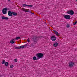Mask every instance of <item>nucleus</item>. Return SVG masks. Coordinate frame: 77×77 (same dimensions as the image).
<instances>
[{"instance_id":"obj_1","label":"nucleus","mask_w":77,"mask_h":77,"mask_svg":"<svg viewBox=\"0 0 77 77\" xmlns=\"http://www.w3.org/2000/svg\"><path fill=\"white\" fill-rule=\"evenodd\" d=\"M36 56L38 59H40L43 58L44 57V54L42 53H38L36 54Z\"/></svg>"},{"instance_id":"obj_2","label":"nucleus","mask_w":77,"mask_h":77,"mask_svg":"<svg viewBox=\"0 0 77 77\" xmlns=\"http://www.w3.org/2000/svg\"><path fill=\"white\" fill-rule=\"evenodd\" d=\"M8 10V9L7 8H5L2 10V13L4 14H7V10Z\"/></svg>"},{"instance_id":"obj_3","label":"nucleus","mask_w":77,"mask_h":77,"mask_svg":"<svg viewBox=\"0 0 77 77\" xmlns=\"http://www.w3.org/2000/svg\"><path fill=\"white\" fill-rule=\"evenodd\" d=\"M67 13L68 14H69L70 15H73V14H74V13L73 11L71 10L70 11H68L67 12Z\"/></svg>"},{"instance_id":"obj_4","label":"nucleus","mask_w":77,"mask_h":77,"mask_svg":"<svg viewBox=\"0 0 77 77\" xmlns=\"http://www.w3.org/2000/svg\"><path fill=\"white\" fill-rule=\"evenodd\" d=\"M64 17L65 19H66L67 20H69V19H70V16L68 15H66L64 16Z\"/></svg>"},{"instance_id":"obj_5","label":"nucleus","mask_w":77,"mask_h":77,"mask_svg":"<svg viewBox=\"0 0 77 77\" xmlns=\"http://www.w3.org/2000/svg\"><path fill=\"white\" fill-rule=\"evenodd\" d=\"M74 65V62H71L69 63V66L70 67H72Z\"/></svg>"},{"instance_id":"obj_6","label":"nucleus","mask_w":77,"mask_h":77,"mask_svg":"<svg viewBox=\"0 0 77 77\" xmlns=\"http://www.w3.org/2000/svg\"><path fill=\"white\" fill-rule=\"evenodd\" d=\"M8 15L10 16V17H12V12L10 11H9L8 12Z\"/></svg>"},{"instance_id":"obj_7","label":"nucleus","mask_w":77,"mask_h":77,"mask_svg":"<svg viewBox=\"0 0 77 77\" xmlns=\"http://www.w3.org/2000/svg\"><path fill=\"white\" fill-rule=\"evenodd\" d=\"M51 39V40L53 41H55L56 40V38L55 36H52Z\"/></svg>"},{"instance_id":"obj_8","label":"nucleus","mask_w":77,"mask_h":77,"mask_svg":"<svg viewBox=\"0 0 77 77\" xmlns=\"http://www.w3.org/2000/svg\"><path fill=\"white\" fill-rule=\"evenodd\" d=\"M58 45V43L57 42H55L54 43L53 45L54 47H57Z\"/></svg>"},{"instance_id":"obj_9","label":"nucleus","mask_w":77,"mask_h":77,"mask_svg":"<svg viewBox=\"0 0 77 77\" xmlns=\"http://www.w3.org/2000/svg\"><path fill=\"white\" fill-rule=\"evenodd\" d=\"M2 19L3 20H8L9 18L7 17L3 16L2 17Z\"/></svg>"},{"instance_id":"obj_10","label":"nucleus","mask_w":77,"mask_h":77,"mask_svg":"<svg viewBox=\"0 0 77 77\" xmlns=\"http://www.w3.org/2000/svg\"><path fill=\"white\" fill-rule=\"evenodd\" d=\"M23 11H24V12H30V11H27V9L25 8H23Z\"/></svg>"},{"instance_id":"obj_11","label":"nucleus","mask_w":77,"mask_h":77,"mask_svg":"<svg viewBox=\"0 0 77 77\" xmlns=\"http://www.w3.org/2000/svg\"><path fill=\"white\" fill-rule=\"evenodd\" d=\"M15 42V41H14V39H12L10 41V43L12 44H14Z\"/></svg>"},{"instance_id":"obj_12","label":"nucleus","mask_w":77,"mask_h":77,"mask_svg":"<svg viewBox=\"0 0 77 77\" xmlns=\"http://www.w3.org/2000/svg\"><path fill=\"white\" fill-rule=\"evenodd\" d=\"M55 33V34L56 35H59V34L56 31L54 30H53V31Z\"/></svg>"},{"instance_id":"obj_13","label":"nucleus","mask_w":77,"mask_h":77,"mask_svg":"<svg viewBox=\"0 0 77 77\" xmlns=\"http://www.w3.org/2000/svg\"><path fill=\"white\" fill-rule=\"evenodd\" d=\"M32 59L33 60H38V59H37V58L35 56L33 57Z\"/></svg>"},{"instance_id":"obj_14","label":"nucleus","mask_w":77,"mask_h":77,"mask_svg":"<svg viewBox=\"0 0 77 77\" xmlns=\"http://www.w3.org/2000/svg\"><path fill=\"white\" fill-rule=\"evenodd\" d=\"M12 14H13V15H14V16H16V15H17V13H15V12H12Z\"/></svg>"},{"instance_id":"obj_15","label":"nucleus","mask_w":77,"mask_h":77,"mask_svg":"<svg viewBox=\"0 0 77 77\" xmlns=\"http://www.w3.org/2000/svg\"><path fill=\"white\" fill-rule=\"evenodd\" d=\"M5 65L6 66H8L9 65V63H8V62H5Z\"/></svg>"},{"instance_id":"obj_16","label":"nucleus","mask_w":77,"mask_h":77,"mask_svg":"<svg viewBox=\"0 0 77 77\" xmlns=\"http://www.w3.org/2000/svg\"><path fill=\"white\" fill-rule=\"evenodd\" d=\"M19 39H20V37H17L15 38V40H18Z\"/></svg>"},{"instance_id":"obj_17","label":"nucleus","mask_w":77,"mask_h":77,"mask_svg":"<svg viewBox=\"0 0 77 77\" xmlns=\"http://www.w3.org/2000/svg\"><path fill=\"white\" fill-rule=\"evenodd\" d=\"M6 62V61L5 60H3L2 61V64H5Z\"/></svg>"},{"instance_id":"obj_18","label":"nucleus","mask_w":77,"mask_h":77,"mask_svg":"<svg viewBox=\"0 0 77 77\" xmlns=\"http://www.w3.org/2000/svg\"><path fill=\"white\" fill-rule=\"evenodd\" d=\"M24 48V45H22L20 46V48Z\"/></svg>"},{"instance_id":"obj_19","label":"nucleus","mask_w":77,"mask_h":77,"mask_svg":"<svg viewBox=\"0 0 77 77\" xmlns=\"http://www.w3.org/2000/svg\"><path fill=\"white\" fill-rule=\"evenodd\" d=\"M10 66L11 68H14V65L12 64L10 65Z\"/></svg>"},{"instance_id":"obj_20","label":"nucleus","mask_w":77,"mask_h":77,"mask_svg":"<svg viewBox=\"0 0 77 77\" xmlns=\"http://www.w3.org/2000/svg\"><path fill=\"white\" fill-rule=\"evenodd\" d=\"M15 48L16 49H20V46H19L18 47H15Z\"/></svg>"},{"instance_id":"obj_21","label":"nucleus","mask_w":77,"mask_h":77,"mask_svg":"<svg viewBox=\"0 0 77 77\" xmlns=\"http://www.w3.org/2000/svg\"><path fill=\"white\" fill-rule=\"evenodd\" d=\"M23 7H26V6H27V5L26 4H23Z\"/></svg>"},{"instance_id":"obj_22","label":"nucleus","mask_w":77,"mask_h":77,"mask_svg":"<svg viewBox=\"0 0 77 77\" xmlns=\"http://www.w3.org/2000/svg\"><path fill=\"white\" fill-rule=\"evenodd\" d=\"M27 6H28V7H32V6H33V5H27Z\"/></svg>"},{"instance_id":"obj_23","label":"nucleus","mask_w":77,"mask_h":77,"mask_svg":"<svg viewBox=\"0 0 77 77\" xmlns=\"http://www.w3.org/2000/svg\"><path fill=\"white\" fill-rule=\"evenodd\" d=\"M14 61L15 62H17V59H14Z\"/></svg>"},{"instance_id":"obj_24","label":"nucleus","mask_w":77,"mask_h":77,"mask_svg":"<svg viewBox=\"0 0 77 77\" xmlns=\"http://www.w3.org/2000/svg\"><path fill=\"white\" fill-rule=\"evenodd\" d=\"M27 45H28L27 44H26L24 46V47H25V48H26V47Z\"/></svg>"},{"instance_id":"obj_25","label":"nucleus","mask_w":77,"mask_h":77,"mask_svg":"<svg viewBox=\"0 0 77 77\" xmlns=\"http://www.w3.org/2000/svg\"><path fill=\"white\" fill-rule=\"evenodd\" d=\"M77 21H76L75 22V23H73V25H75V24H77Z\"/></svg>"},{"instance_id":"obj_26","label":"nucleus","mask_w":77,"mask_h":77,"mask_svg":"<svg viewBox=\"0 0 77 77\" xmlns=\"http://www.w3.org/2000/svg\"><path fill=\"white\" fill-rule=\"evenodd\" d=\"M66 27H69L70 26H69V24H67L66 26Z\"/></svg>"},{"instance_id":"obj_27","label":"nucleus","mask_w":77,"mask_h":77,"mask_svg":"<svg viewBox=\"0 0 77 77\" xmlns=\"http://www.w3.org/2000/svg\"><path fill=\"white\" fill-rule=\"evenodd\" d=\"M27 41L28 42H30V40H29V38H28Z\"/></svg>"},{"instance_id":"obj_28","label":"nucleus","mask_w":77,"mask_h":77,"mask_svg":"<svg viewBox=\"0 0 77 77\" xmlns=\"http://www.w3.org/2000/svg\"><path fill=\"white\" fill-rule=\"evenodd\" d=\"M8 2H9L10 1H11V0H8Z\"/></svg>"},{"instance_id":"obj_29","label":"nucleus","mask_w":77,"mask_h":77,"mask_svg":"<svg viewBox=\"0 0 77 77\" xmlns=\"http://www.w3.org/2000/svg\"><path fill=\"white\" fill-rule=\"evenodd\" d=\"M76 1H77V0H76Z\"/></svg>"},{"instance_id":"obj_30","label":"nucleus","mask_w":77,"mask_h":77,"mask_svg":"<svg viewBox=\"0 0 77 77\" xmlns=\"http://www.w3.org/2000/svg\"><path fill=\"white\" fill-rule=\"evenodd\" d=\"M1 77V76L0 75V77Z\"/></svg>"}]
</instances>
